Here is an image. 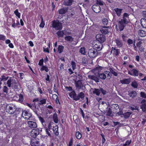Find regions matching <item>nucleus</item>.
I'll list each match as a JSON object with an SVG mask.
<instances>
[{
    "instance_id": "nucleus-26",
    "label": "nucleus",
    "mask_w": 146,
    "mask_h": 146,
    "mask_svg": "<svg viewBox=\"0 0 146 146\" xmlns=\"http://www.w3.org/2000/svg\"><path fill=\"white\" fill-rule=\"evenodd\" d=\"M74 0H68L67 1H64L63 2V4L65 6H69L71 5Z\"/></svg>"
},
{
    "instance_id": "nucleus-7",
    "label": "nucleus",
    "mask_w": 146,
    "mask_h": 146,
    "mask_svg": "<svg viewBox=\"0 0 146 146\" xmlns=\"http://www.w3.org/2000/svg\"><path fill=\"white\" fill-rule=\"evenodd\" d=\"M93 45L94 47V49H98V50H100L102 47V44L100 42H98L97 41H94L93 42Z\"/></svg>"
},
{
    "instance_id": "nucleus-30",
    "label": "nucleus",
    "mask_w": 146,
    "mask_h": 146,
    "mask_svg": "<svg viewBox=\"0 0 146 146\" xmlns=\"http://www.w3.org/2000/svg\"><path fill=\"white\" fill-rule=\"evenodd\" d=\"M53 119L54 122L55 123H58V119L57 115L56 113H54L53 114Z\"/></svg>"
},
{
    "instance_id": "nucleus-16",
    "label": "nucleus",
    "mask_w": 146,
    "mask_h": 146,
    "mask_svg": "<svg viewBox=\"0 0 146 146\" xmlns=\"http://www.w3.org/2000/svg\"><path fill=\"white\" fill-rule=\"evenodd\" d=\"M75 84L76 87L79 89H81L83 87V85L82 84V81L80 80L75 81Z\"/></svg>"
},
{
    "instance_id": "nucleus-55",
    "label": "nucleus",
    "mask_w": 146,
    "mask_h": 146,
    "mask_svg": "<svg viewBox=\"0 0 146 146\" xmlns=\"http://www.w3.org/2000/svg\"><path fill=\"white\" fill-rule=\"evenodd\" d=\"M100 89V92H101L103 95L106 94L107 92L105 90H104L102 88H101Z\"/></svg>"
},
{
    "instance_id": "nucleus-60",
    "label": "nucleus",
    "mask_w": 146,
    "mask_h": 146,
    "mask_svg": "<svg viewBox=\"0 0 146 146\" xmlns=\"http://www.w3.org/2000/svg\"><path fill=\"white\" fill-rule=\"evenodd\" d=\"M141 96L144 98H146V94L144 92H141L140 93Z\"/></svg>"
},
{
    "instance_id": "nucleus-50",
    "label": "nucleus",
    "mask_w": 146,
    "mask_h": 146,
    "mask_svg": "<svg viewBox=\"0 0 146 146\" xmlns=\"http://www.w3.org/2000/svg\"><path fill=\"white\" fill-rule=\"evenodd\" d=\"M128 44L129 45H131L133 44L134 42L133 40L129 38L127 40Z\"/></svg>"
},
{
    "instance_id": "nucleus-63",
    "label": "nucleus",
    "mask_w": 146,
    "mask_h": 146,
    "mask_svg": "<svg viewBox=\"0 0 146 146\" xmlns=\"http://www.w3.org/2000/svg\"><path fill=\"white\" fill-rule=\"evenodd\" d=\"M43 59H40L39 62L38 63V65L40 66H42L43 64Z\"/></svg>"
},
{
    "instance_id": "nucleus-61",
    "label": "nucleus",
    "mask_w": 146,
    "mask_h": 146,
    "mask_svg": "<svg viewBox=\"0 0 146 146\" xmlns=\"http://www.w3.org/2000/svg\"><path fill=\"white\" fill-rule=\"evenodd\" d=\"M76 137H81L82 134L79 131L76 132Z\"/></svg>"
},
{
    "instance_id": "nucleus-5",
    "label": "nucleus",
    "mask_w": 146,
    "mask_h": 146,
    "mask_svg": "<svg viewBox=\"0 0 146 146\" xmlns=\"http://www.w3.org/2000/svg\"><path fill=\"white\" fill-rule=\"evenodd\" d=\"M88 56L91 58L95 57L98 55L97 50L94 48L90 49L88 52Z\"/></svg>"
},
{
    "instance_id": "nucleus-20",
    "label": "nucleus",
    "mask_w": 146,
    "mask_h": 146,
    "mask_svg": "<svg viewBox=\"0 0 146 146\" xmlns=\"http://www.w3.org/2000/svg\"><path fill=\"white\" fill-rule=\"evenodd\" d=\"M93 94H96L98 96H100V91L99 89L96 88L92 89Z\"/></svg>"
},
{
    "instance_id": "nucleus-6",
    "label": "nucleus",
    "mask_w": 146,
    "mask_h": 146,
    "mask_svg": "<svg viewBox=\"0 0 146 146\" xmlns=\"http://www.w3.org/2000/svg\"><path fill=\"white\" fill-rule=\"evenodd\" d=\"M22 117L25 119L28 120L32 119V114L29 111L25 110L22 111L21 115Z\"/></svg>"
},
{
    "instance_id": "nucleus-62",
    "label": "nucleus",
    "mask_w": 146,
    "mask_h": 146,
    "mask_svg": "<svg viewBox=\"0 0 146 146\" xmlns=\"http://www.w3.org/2000/svg\"><path fill=\"white\" fill-rule=\"evenodd\" d=\"M73 145V138L71 137L70 140L69 142L68 146H72Z\"/></svg>"
},
{
    "instance_id": "nucleus-42",
    "label": "nucleus",
    "mask_w": 146,
    "mask_h": 146,
    "mask_svg": "<svg viewBox=\"0 0 146 146\" xmlns=\"http://www.w3.org/2000/svg\"><path fill=\"white\" fill-rule=\"evenodd\" d=\"M110 71H106L104 72V73L106 75V77H107L109 78H111V74L110 73Z\"/></svg>"
},
{
    "instance_id": "nucleus-40",
    "label": "nucleus",
    "mask_w": 146,
    "mask_h": 146,
    "mask_svg": "<svg viewBox=\"0 0 146 146\" xmlns=\"http://www.w3.org/2000/svg\"><path fill=\"white\" fill-rule=\"evenodd\" d=\"M15 109L16 110V111H15V112H14L15 115H17L19 114L21 111L22 110L21 108H17V107L16 108H15Z\"/></svg>"
},
{
    "instance_id": "nucleus-49",
    "label": "nucleus",
    "mask_w": 146,
    "mask_h": 146,
    "mask_svg": "<svg viewBox=\"0 0 146 146\" xmlns=\"http://www.w3.org/2000/svg\"><path fill=\"white\" fill-rule=\"evenodd\" d=\"M71 65H72L73 70H74L75 69L76 67L75 62L73 61H72L71 62Z\"/></svg>"
},
{
    "instance_id": "nucleus-53",
    "label": "nucleus",
    "mask_w": 146,
    "mask_h": 146,
    "mask_svg": "<svg viewBox=\"0 0 146 146\" xmlns=\"http://www.w3.org/2000/svg\"><path fill=\"white\" fill-rule=\"evenodd\" d=\"M39 119L40 121L42 123V124L43 125H44L43 123H44V125H45V123H45V121H44V119L42 117H41L40 116L39 117Z\"/></svg>"
},
{
    "instance_id": "nucleus-28",
    "label": "nucleus",
    "mask_w": 146,
    "mask_h": 146,
    "mask_svg": "<svg viewBox=\"0 0 146 146\" xmlns=\"http://www.w3.org/2000/svg\"><path fill=\"white\" fill-rule=\"evenodd\" d=\"M46 100L45 99L41 98L40 99L39 102L38 103V105H41L46 104Z\"/></svg>"
},
{
    "instance_id": "nucleus-11",
    "label": "nucleus",
    "mask_w": 146,
    "mask_h": 146,
    "mask_svg": "<svg viewBox=\"0 0 146 146\" xmlns=\"http://www.w3.org/2000/svg\"><path fill=\"white\" fill-rule=\"evenodd\" d=\"M27 123L29 127L31 129L36 128L37 127L36 122L33 121H28Z\"/></svg>"
},
{
    "instance_id": "nucleus-38",
    "label": "nucleus",
    "mask_w": 146,
    "mask_h": 146,
    "mask_svg": "<svg viewBox=\"0 0 146 146\" xmlns=\"http://www.w3.org/2000/svg\"><path fill=\"white\" fill-rule=\"evenodd\" d=\"M141 108L143 112L146 111V104L144 103L141 106Z\"/></svg>"
},
{
    "instance_id": "nucleus-19",
    "label": "nucleus",
    "mask_w": 146,
    "mask_h": 146,
    "mask_svg": "<svg viewBox=\"0 0 146 146\" xmlns=\"http://www.w3.org/2000/svg\"><path fill=\"white\" fill-rule=\"evenodd\" d=\"M68 9V8L67 7H64L59 10L58 12L59 14H64L67 11Z\"/></svg>"
},
{
    "instance_id": "nucleus-48",
    "label": "nucleus",
    "mask_w": 146,
    "mask_h": 146,
    "mask_svg": "<svg viewBox=\"0 0 146 146\" xmlns=\"http://www.w3.org/2000/svg\"><path fill=\"white\" fill-rule=\"evenodd\" d=\"M3 92L4 93H7L8 92V89L6 86H4L3 88Z\"/></svg>"
},
{
    "instance_id": "nucleus-52",
    "label": "nucleus",
    "mask_w": 146,
    "mask_h": 146,
    "mask_svg": "<svg viewBox=\"0 0 146 146\" xmlns=\"http://www.w3.org/2000/svg\"><path fill=\"white\" fill-rule=\"evenodd\" d=\"M46 133L48 135V136H51V132L50 129H46Z\"/></svg>"
},
{
    "instance_id": "nucleus-39",
    "label": "nucleus",
    "mask_w": 146,
    "mask_h": 146,
    "mask_svg": "<svg viewBox=\"0 0 146 146\" xmlns=\"http://www.w3.org/2000/svg\"><path fill=\"white\" fill-rule=\"evenodd\" d=\"M78 100H79L80 98L82 99L84 98V94L83 93L81 92L78 94Z\"/></svg>"
},
{
    "instance_id": "nucleus-17",
    "label": "nucleus",
    "mask_w": 146,
    "mask_h": 146,
    "mask_svg": "<svg viewBox=\"0 0 146 146\" xmlns=\"http://www.w3.org/2000/svg\"><path fill=\"white\" fill-rule=\"evenodd\" d=\"M64 39L68 42L71 43L73 41L74 38L72 36L67 35L64 37Z\"/></svg>"
},
{
    "instance_id": "nucleus-12",
    "label": "nucleus",
    "mask_w": 146,
    "mask_h": 146,
    "mask_svg": "<svg viewBox=\"0 0 146 146\" xmlns=\"http://www.w3.org/2000/svg\"><path fill=\"white\" fill-rule=\"evenodd\" d=\"M92 8L93 11L96 13H99L101 11L100 7L99 5H93Z\"/></svg>"
},
{
    "instance_id": "nucleus-45",
    "label": "nucleus",
    "mask_w": 146,
    "mask_h": 146,
    "mask_svg": "<svg viewBox=\"0 0 146 146\" xmlns=\"http://www.w3.org/2000/svg\"><path fill=\"white\" fill-rule=\"evenodd\" d=\"M15 14L17 16L18 18L20 17V13L18 12V9H16L14 12Z\"/></svg>"
},
{
    "instance_id": "nucleus-32",
    "label": "nucleus",
    "mask_w": 146,
    "mask_h": 146,
    "mask_svg": "<svg viewBox=\"0 0 146 146\" xmlns=\"http://www.w3.org/2000/svg\"><path fill=\"white\" fill-rule=\"evenodd\" d=\"M98 75L99 77L101 79L104 80L106 78V75H105L104 73L100 74Z\"/></svg>"
},
{
    "instance_id": "nucleus-1",
    "label": "nucleus",
    "mask_w": 146,
    "mask_h": 146,
    "mask_svg": "<svg viewBox=\"0 0 146 146\" xmlns=\"http://www.w3.org/2000/svg\"><path fill=\"white\" fill-rule=\"evenodd\" d=\"M129 15L126 13L123 14V19H121L118 22V28L120 31H123L125 26V25L128 23Z\"/></svg>"
},
{
    "instance_id": "nucleus-21",
    "label": "nucleus",
    "mask_w": 146,
    "mask_h": 146,
    "mask_svg": "<svg viewBox=\"0 0 146 146\" xmlns=\"http://www.w3.org/2000/svg\"><path fill=\"white\" fill-rule=\"evenodd\" d=\"M128 95L130 97H131L132 98H134L136 96L137 94L135 91L133 90L130 91Z\"/></svg>"
},
{
    "instance_id": "nucleus-31",
    "label": "nucleus",
    "mask_w": 146,
    "mask_h": 146,
    "mask_svg": "<svg viewBox=\"0 0 146 146\" xmlns=\"http://www.w3.org/2000/svg\"><path fill=\"white\" fill-rule=\"evenodd\" d=\"M109 70L110 72H111L110 74H113L115 76H117V74L115 72V70L111 68H110Z\"/></svg>"
},
{
    "instance_id": "nucleus-56",
    "label": "nucleus",
    "mask_w": 146,
    "mask_h": 146,
    "mask_svg": "<svg viewBox=\"0 0 146 146\" xmlns=\"http://www.w3.org/2000/svg\"><path fill=\"white\" fill-rule=\"evenodd\" d=\"M23 96L21 94H20L19 95V100L21 102H22L23 101Z\"/></svg>"
},
{
    "instance_id": "nucleus-9",
    "label": "nucleus",
    "mask_w": 146,
    "mask_h": 146,
    "mask_svg": "<svg viewBox=\"0 0 146 146\" xmlns=\"http://www.w3.org/2000/svg\"><path fill=\"white\" fill-rule=\"evenodd\" d=\"M31 141V144L32 146H37L39 145V139L37 137H32Z\"/></svg>"
},
{
    "instance_id": "nucleus-41",
    "label": "nucleus",
    "mask_w": 146,
    "mask_h": 146,
    "mask_svg": "<svg viewBox=\"0 0 146 146\" xmlns=\"http://www.w3.org/2000/svg\"><path fill=\"white\" fill-rule=\"evenodd\" d=\"M131 86L134 88H137L138 87V85L135 81H134L132 82Z\"/></svg>"
},
{
    "instance_id": "nucleus-23",
    "label": "nucleus",
    "mask_w": 146,
    "mask_h": 146,
    "mask_svg": "<svg viewBox=\"0 0 146 146\" xmlns=\"http://www.w3.org/2000/svg\"><path fill=\"white\" fill-rule=\"evenodd\" d=\"M113 51V53L115 54V55H118L119 53V50L117 48H113L112 47V50L111 52Z\"/></svg>"
},
{
    "instance_id": "nucleus-37",
    "label": "nucleus",
    "mask_w": 146,
    "mask_h": 146,
    "mask_svg": "<svg viewBox=\"0 0 146 146\" xmlns=\"http://www.w3.org/2000/svg\"><path fill=\"white\" fill-rule=\"evenodd\" d=\"M79 52L80 53L82 54H86V51L84 47H81L80 50Z\"/></svg>"
},
{
    "instance_id": "nucleus-2",
    "label": "nucleus",
    "mask_w": 146,
    "mask_h": 146,
    "mask_svg": "<svg viewBox=\"0 0 146 146\" xmlns=\"http://www.w3.org/2000/svg\"><path fill=\"white\" fill-rule=\"evenodd\" d=\"M7 84L9 88L11 86L14 89H19L20 87L19 83L12 77L9 78V79L7 81Z\"/></svg>"
},
{
    "instance_id": "nucleus-57",
    "label": "nucleus",
    "mask_w": 146,
    "mask_h": 146,
    "mask_svg": "<svg viewBox=\"0 0 146 146\" xmlns=\"http://www.w3.org/2000/svg\"><path fill=\"white\" fill-rule=\"evenodd\" d=\"M131 140H127L125 142V144L123 145V146H127L129 145L131 143Z\"/></svg>"
},
{
    "instance_id": "nucleus-34",
    "label": "nucleus",
    "mask_w": 146,
    "mask_h": 146,
    "mask_svg": "<svg viewBox=\"0 0 146 146\" xmlns=\"http://www.w3.org/2000/svg\"><path fill=\"white\" fill-rule=\"evenodd\" d=\"M131 114V113L129 112H127L123 114V115L125 118H128L130 115Z\"/></svg>"
},
{
    "instance_id": "nucleus-4",
    "label": "nucleus",
    "mask_w": 146,
    "mask_h": 146,
    "mask_svg": "<svg viewBox=\"0 0 146 146\" xmlns=\"http://www.w3.org/2000/svg\"><path fill=\"white\" fill-rule=\"evenodd\" d=\"M52 25V27L57 30H61L62 28V24L59 21H53Z\"/></svg>"
},
{
    "instance_id": "nucleus-51",
    "label": "nucleus",
    "mask_w": 146,
    "mask_h": 146,
    "mask_svg": "<svg viewBox=\"0 0 146 146\" xmlns=\"http://www.w3.org/2000/svg\"><path fill=\"white\" fill-rule=\"evenodd\" d=\"M44 23L43 21V18L42 17H41V22L39 25V27L42 28H43L44 27Z\"/></svg>"
},
{
    "instance_id": "nucleus-59",
    "label": "nucleus",
    "mask_w": 146,
    "mask_h": 146,
    "mask_svg": "<svg viewBox=\"0 0 146 146\" xmlns=\"http://www.w3.org/2000/svg\"><path fill=\"white\" fill-rule=\"evenodd\" d=\"M137 47L138 48L140 52H142L144 51V48L143 46H140Z\"/></svg>"
},
{
    "instance_id": "nucleus-33",
    "label": "nucleus",
    "mask_w": 146,
    "mask_h": 146,
    "mask_svg": "<svg viewBox=\"0 0 146 146\" xmlns=\"http://www.w3.org/2000/svg\"><path fill=\"white\" fill-rule=\"evenodd\" d=\"M64 47L62 45H59L58 48V51L59 53H61L63 52Z\"/></svg>"
},
{
    "instance_id": "nucleus-3",
    "label": "nucleus",
    "mask_w": 146,
    "mask_h": 146,
    "mask_svg": "<svg viewBox=\"0 0 146 146\" xmlns=\"http://www.w3.org/2000/svg\"><path fill=\"white\" fill-rule=\"evenodd\" d=\"M16 106L14 104H7L6 108V111L10 114H13L16 111Z\"/></svg>"
},
{
    "instance_id": "nucleus-46",
    "label": "nucleus",
    "mask_w": 146,
    "mask_h": 146,
    "mask_svg": "<svg viewBox=\"0 0 146 146\" xmlns=\"http://www.w3.org/2000/svg\"><path fill=\"white\" fill-rule=\"evenodd\" d=\"M76 95V93L75 91H73L70 93L69 94V96L71 98H72L75 95Z\"/></svg>"
},
{
    "instance_id": "nucleus-8",
    "label": "nucleus",
    "mask_w": 146,
    "mask_h": 146,
    "mask_svg": "<svg viewBox=\"0 0 146 146\" xmlns=\"http://www.w3.org/2000/svg\"><path fill=\"white\" fill-rule=\"evenodd\" d=\"M96 39L98 42L102 44L106 40V38L104 35L103 34H98L96 36Z\"/></svg>"
},
{
    "instance_id": "nucleus-13",
    "label": "nucleus",
    "mask_w": 146,
    "mask_h": 146,
    "mask_svg": "<svg viewBox=\"0 0 146 146\" xmlns=\"http://www.w3.org/2000/svg\"><path fill=\"white\" fill-rule=\"evenodd\" d=\"M128 74L134 76H137L138 75V71L135 69H133L128 72Z\"/></svg>"
},
{
    "instance_id": "nucleus-47",
    "label": "nucleus",
    "mask_w": 146,
    "mask_h": 146,
    "mask_svg": "<svg viewBox=\"0 0 146 146\" xmlns=\"http://www.w3.org/2000/svg\"><path fill=\"white\" fill-rule=\"evenodd\" d=\"M97 5L102 6L103 5V1L101 0H97L96 1V4Z\"/></svg>"
},
{
    "instance_id": "nucleus-54",
    "label": "nucleus",
    "mask_w": 146,
    "mask_h": 146,
    "mask_svg": "<svg viewBox=\"0 0 146 146\" xmlns=\"http://www.w3.org/2000/svg\"><path fill=\"white\" fill-rule=\"evenodd\" d=\"M6 38V36L2 35H0V40H5Z\"/></svg>"
},
{
    "instance_id": "nucleus-22",
    "label": "nucleus",
    "mask_w": 146,
    "mask_h": 146,
    "mask_svg": "<svg viewBox=\"0 0 146 146\" xmlns=\"http://www.w3.org/2000/svg\"><path fill=\"white\" fill-rule=\"evenodd\" d=\"M114 10L117 15L119 17L121 15V13H122V9L118 8H115L114 9Z\"/></svg>"
},
{
    "instance_id": "nucleus-64",
    "label": "nucleus",
    "mask_w": 146,
    "mask_h": 146,
    "mask_svg": "<svg viewBox=\"0 0 146 146\" xmlns=\"http://www.w3.org/2000/svg\"><path fill=\"white\" fill-rule=\"evenodd\" d=\"M87 59L85 58H84L82 59V63L84 64H86L87 63Z\"/></svg>"
},
{
    "instance_id": "nucleus-25",
    "label": "nucleus",
    "mask_w": 146,
    "mask_h": 146,
    "mask_svg": "<svg viewBox=\"0 0 146 146\" xmlns=\"http://www.w3.org/2000/svg\"><path fill=\"white\" fill-rule=\"evenodd\" d=\"M88 77L90 79L94 80L96 82H99L98 78L94 76L89 75H88Z\"/></svg>"
},
{
    "instance_id": "nucleus-58",
    "label": "nucleus",
    "mask_w": 146,
    "mask_h": 146,
    "mask_svg": "<svg viewBox=\"0 0 146 146\" xmlns=\"http://www.w3.org/2000/svg\"><path fill=\"white\" fill-rule=\"evenodd\" d=\"M53 131L55 133V131L58 130V126L57 125H56L53 128Z\"/></svg>"
},
{
    "instance_id": "nucleus-24",
    "label": "nucleus",
    "mask_w": 146,
    "mask_h": 146,
    "mask_svg": "<svg viewBox=\"0 0 146 146\" xmlns=\"http://www.w3.org/2000/svg\"><path fill=\"white\" fill-rule=\"evenodd\" d=\"M139 35L141 37H144L146 36V32L143 30H140L138 32Z\"/></svg>"
},
{
    "instance_id": "nucleus-44",
    "label": "nucleus",
    "mask_w": 146,
    "mask_h": 146,
    "mask_svg": "<svg viewBox=\"0 0 146 146\" xmlns=\"http://www.w3.org/2000/svg\"><path fill=\"white\" fill-rule=\"evenodd\" d=\"M121 82L122 84H129V79H125L121 81Z\"/></svg>"
},
{
    "instance_id": "nucleus-36",
    "label": "nucleus",
    "mask_w": 146,
    "mask_h": 146,
    "mask_svg": "<svg viewBox=\"0 0 146 146\" xmlns=\"http://www.w3.org/2000/svg\"><path fill=\"white\" fill-rule=\"evenodd\" d=\"M103 24L104 25H107L108 23V21L107 19L104 18L102 20Z\"/></svg>"
},
{
    "instance_id": "nucleus-29",
    "label": "nucleus",
    "mask_w": 146,
    "mask_h": 146,
    "mask_svg": "<svg viewBox=\"0 0 146 146\" xmlns=\"http://www.w3.org/2000/svg\"><path fill=\"white\" fill-rule=\"evenodd\" d=\"M58 38L62 37L64 35V31H58L56 33Z\"/></svg>"
},
{
    "instance_id": "nucleus-35",
    "label": "nucleus",
    "mask_w": 146,
    "mask_h": 146,
    "mask_svg": "<svg viewBox=\"0 0 146 146\" xmlns=\"http://www.w3.org/2000/svg\"><path fill=\"white\" fill-rule=\"evenodd\" d=\"M9 77H6L5 76L3 75L0 77V80L1 81H5L9 78Z\"/></svg>"
},
{
    "instance_id": "nucleus-14",
    "label": "nucleus",
    "mask_w": 146,
    "mask_h": 146,
    "mask_svg": "<svg viewBox=\"0 0 146 146\" xmlns=\"http://www.w3.org/2000/svg\"><path fill=\"white\" fill-rule=\"evenodd\" d=\"M117 47L121 48L123 46L122 41L119 38L116 39L114 40Z\"/></svg>"
},
{
    "instance_id": "nucleus-18",
    "label": "nucleus",
    "mask_w": 146,
    "mask_h": 146,
    "mask_svg": "<svg viewBox=\"0 0 146 146\" xmlns=\"http://www.w3.org/2000/svg\"><path fill=\"white\" fill-rule=\"evenodd\" d=\"M105 113H106V115L109 116H112V111L110 108H106L105 111Z\"/></svg>"
},
{
    "instance_id": "nucleus-15",
    "label": "nucleus",
    "mask_w": 146,
    "mask_h": 146,
    "mask_svg": "<svg viewBox=\"0 0 146 146\" xmlns=\"http://www.w3.org/2000/svg\"><path fill=\"white\" fill-rule=\"evenodd\" d=\"M109 28V27L104 26L100 29V31L102 34H107L108 33V28Z\"/></svg>"
},
{
    "instance_id": "nucleus-27",
    "label": "nucleus",
    "mask_w": 146,
    "mask_h": 146,
    "mask_svg": "<svg viewBox=\"0 0 146 146\" xmlns=\"http://www.w3.org/2000/svg\"><path fill=\"white\" fill-rule=\"evenodd\" d=\"M141 23L142 26L144 28H146V19L142 18L141 20Z\"/></svg>"
},
{
    "instance_id": "nucleus-10",
    "label": "nucleus",
    "mask_w": 146,
    "mask_h": 146,
    "mask_svg": "<svg viewBox=\"0 0 146 146\" xmlns=\"http://www.w3.org/2000/svg\"><path fill=\"white\" fill-rule=\"evenodd\" d=\"M42 131V129L40 128L39 129H33L31 132V136L33 137H36L40 133V132Z\"/></svg>"
},
{
    "instance_id": "nucleus-43",
    "label": "nucleus",
    "mask_w": 146,
    "mask_h": 146,
    "mask_svg": "<svg viewBox=\"0 0 146 146\" xmlns=\"http://www.w3.org/2000/svg\"><path fill=\"white\" fill-rule=\"evenodd\" d=\"M44 70L46 72H48V69L47 67L45 66H42L40 69L41 71Z\"/></svg>"
}]
</instances>
